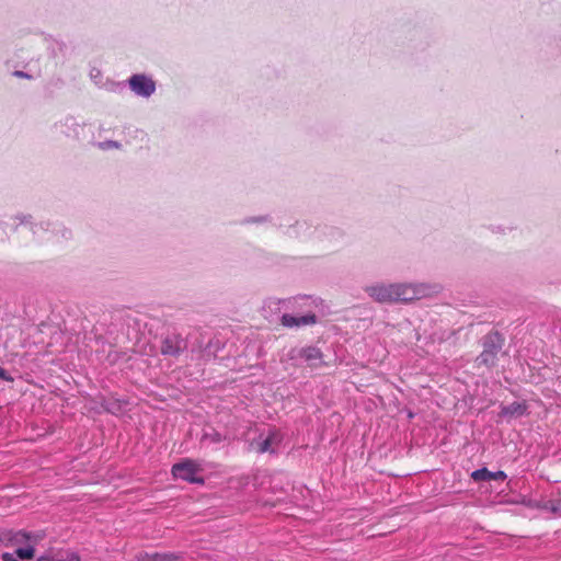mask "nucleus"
Listing matches in <instances>:
<instances>
[{"mask_svg":"<svg viewBox=\"0 0 561 561\" xmlns=\"http://www.w3.org/2000/svg\"><path fill=\"white\" fill-rule=\"evenodd\" d=\"M187 347L186 341L180 334H168L161 344V353L165 356H179Z\"/></svg>","mask_w":561,"mask_h":561,"instance_id":"obj_8","label":"nucleus"},{"mask_svg":"<svg viewBox=\"0 0 561 561\" xmlns=\"http://www.w3.org/2000/svg\"><path fill=\"white\" fill-rule=\"evenodd\" d=\"M156 561H179L174 553H154Z\"/></svg>","mask_w":561,"mask_h":561,"instance_id":"obj_22","label":"nucleus"},{"mask_svg":"<svg viewBox=\"0 0 561 561\" xmlns=\"http://www.w3.org/2000/svg\"><path fill=\"white\" fill-rule=\"evenodd\" d=\"M311 226L306 220H297L284 233L290 238H307L311 234Z\"/></svg>","mask_w":561,"mask_h":561,"instance_id":"obj_11","label":"nucleus"},{"mask_svg":"<svg viewBox=\"0 0 561 561\" xmlns=\"http://www.w3.org/2000/svg\"><path fill=\"white\" fill-rule=\"evenodd\" d=\"M542 511L554 514L561 513V499L545 500V502H542Z\"/></svg>","mask_w":561,"mask_h":561,"instance_id":"obj_16","label":"nucleus"},{"mask_svg":"<svg viewBox=\"0 0 561 561\" xmlns=\"http://www.w3.org/2000/svg\"><path fill=\"white\" fill-rule=\"evenodd\" d=\"M262 220H264L263 217H252V218L247 219V222H260Z\"/></svg>","mask_w":561,"mask_h":561,"instance_id":"obj_28","label":"nucleus"},{"mask_svg":"<svg viewBox=\"0 0 561 561\" xmlns=\"http://www.w3.org/2000/svg\"><path fill=\"white\" fill-rule=\"evenodd\" d=\"M15 77H19V78H26V79H30L31 76L24 71H21V70H16L14 71L13 73Z\"/></svg>","mask_w":561,"mask_h":561,"instance_id":"obj_27","label":"nucleus"},{"mask_svg":"<svg viewBox=\"0 0 561 561\" xmlns=\"http://www.w3.org/2000/svg\"><path fill=\"white\" fill-rule=\"evenodd\" d=\"M8 238L7 224L0 221V241H4Z\"/></svg>","mask_w":561,"mask_h":561,"instance_id":"obj_23","label":"nucleus"},{"mask_svg":"<svg viewBox=\"0 0 561 561\" xmlns=\"http://www.w3.org/2000/svg\"><path fill=\"white\" fill-rule=\"evenodd\" d=\"M13 220L14 229L19 226H26L33 236L41 241H49L57 237L58 233H60L62 239H69L71 237V231L60 224L49 221L35 224L32 220V216L27 214H18L13 217Z\"/></svg>","mask_w":561,"mask_h":561,"instance_id":"obj_2","label":"nucleus"},{"mask_svg":"<svg viewBox=\"0 0 561 561\" xmlns=\"http://www.w3.org/2000/svg\"><path fill=\"white\" fill-rule=\"evenodd\" d=\"M526 405L520 402H513L501 408L500 415L503 417H518L526 413Z\"/></svg>","mask_w":561,"mask_h":561,"instance_id":"obj_13","label":"nucleus"},{"mask_svg":"<svg viewBox=\"0 0 561 561\" xmlns=\"http://www.w3.org/2000/svg\"><path fill=\"white\" fill-rule=\"evenodd\" d=\"M1 558L3 561H16L14 554L9 552H4Z\"/></svg>","mask_w":561,"mask_h":561,"instance_id":"obj_25","label":"nucleus"},{"mask_svg":"<svg viewBox=\"0 0 561 561\" xmlns=\"http://www.w3.org/2000/svg\"><path fill=\"white\" fill-rule=\"evenodd\" d=\"M54 127L60 131L67 138L80 140L83 138L84 125L77 122L72 116H67L64 119L57 122Z\"/></svg>","mask_w":561,"mask_h":561,"instance_id":"obj_7","label":"nucleus"},{"mask_svg":"<svg viewBox=\"0 0 561 561\" xmlns=\"http://www.w3.org/2000/svg\"><path fill=\"white\" fill-rule=\"evenodd\" d=\"M471 478L474 481H492V480H505L506 473L504 471L491 472L486 468L477 469L471 473Z\"/></svg>","mask_w":561,"mask_h":561,"instance_id":"obj_12","label":"nucleus"},{"mask_svg":"<svg viewBox=\"0 0 561 561\" xmlns=\"http://www.w3.org/2000/svg\"><path fill=\"white\" fill-rule=\"evenodd\" d=\"M225 439V437L217 431L211 430L210 432H205L203 434L202 440L208 442L210 444H219Z\"/></svg>","mask_w":561,"mask_h":561,"instance_id":"obj_17","label":"nucleus"},{"mask_svg":"<svg viewBox=\"0 0 561 561\" xmlns=\"http://www.w3.org/2000/svg\"><path fill=\"white\" fill-rule=\"evenodd\" d=\"M280 322L286 328H300L314 324L317 322V317L313 313L305 316H293L289 313H284L282 316Z\"/></svg>","mask_w":561,"mask_h":561,"instance_id":"obj_9","label":"nucleus"},{"mask_svg":"<svg viewBox=\"0 0 561 561\" xmlns=\"http://www.w3.org/2000/svg\"><path fill=\"white\" fill-rule=\"evenodd\" d=\"M138 561H156L154 553L153 554H145L138 559Z\"/></svg>","mask_w":561,"mask_h":561,"instance_id":"obj_26","label":"nucleus"},{"mask_svg":"<svg viewBox=\"0 0 561 561\" xmlns=\"http://www.w3.org/2000/svg\"><path fill=\"white\" fill-rule=\"evenodd\" d=\"M504 339L499 332H491L483 337V351L477 357L478 365L486 367H494L497 360V355L502 351Z\"/></svg>","mask_w":561,"mask_h":561,"instance_id":"obj_4","label":"nucleus"},{"mask_svg":"<svg viewBox=\"0 0 561 561\" xmlns=\"http://www.w3.org/2000/svg\"><path fill=\"white\" fill-rule=\"evenodd\" d=\"M130 90L141 98H150L156 91V82L144 73L133 75L128 79Z\"/></svg>","mask_w":561,"mask_h":561,"instance_id":"obj_6","label":"nucleus"},{"mask_svg":"<svg viewBox=\"0 0 561 561\" xmlns=\"http://www.w3.org/2000/svg\"><path fill=\"white\" fill-rule=\"evenodd\" d=\"M54 561H80V556L75 551H65L59 553Z\"/></svg>","mask_w":561,"mask_h":561,"instance_id":"obj_19","label":"nucleus"},{"mask_svg":"<svg viewBox=\"0 0 561 561\" xmlns=\"http://www.w3.org/2000/svg\"><path fill=\"white\" fill-rule=\"evenodd\" d=\"M0 378H1V379H3V380H5V381H12V380H13V378H12V377L8 374V371H7L4 368H2V367H0Z\"/></svg>","mask_w":561,"mask_h":561,"instance_id":"obj_24","label":"nucleus"},{"mask_svg":"<svg viewBox=\"0 0 561 561\" xmlns=\"http://www.w3.org/2000/svg\"><path fill=\"white\" fill-rule=\"evenodd\" d=\"M39 539L38 535H33L25 531H14L13 536V547L28 543V542H36Z\"/></svg>","mask_w":561,"mask_h":561,"instance_id":"obj_14","label":"nucleus"},{"mask_svg":"<svg viewBox=\"0 0 561 561\" xmlns=\"http://www.w3.org/2000/svg\"><path fill=\"white\" fill-rule=\"evenodd\" d=\"M37 561H54V560H51V559H50V558H48V557H39V558L37 559Z\"/></svg>","mask_w":561,"mask_h":561,"instance_id":"obj_29","label":"nucleus"},{"mask_svg":"<svg viewBox=\"0 0 561 561\" xmlns=\"http://www.w3.org/2000/svg\"><path fill=\"white\" fill-rule=\"evenodd\" d=\"M542 502H545V500L528 499L523 500L522 503L530 508L542 510Z\"/></svg>","mask_w":561,"mask_h":561,"instance_id":"obj_21","label":"nucleus"},{"mask_svg":"<svg viewBox=\"0 0 561 561\" xmlns=\"http://www.w3.org/2000/svg\"><path fill=\"white\" fill-rule=\"evenodd\" d=\"M378 304H409L438 294L440 285L433 283H385L377 282L364 288Z\"/></svg>","mask_w":561,"mask_h":561,"instance_id":"obj_1","label":"nucleus"},{"mask_svg":"<svg viewBox=\"0 0 561 561\" xmlns=\"http://www.w3.org/2000/svg\"><path fill=\"white\" fill-rule=\"evenodd\" d=\"M283 436L276 431H270L266 436L261 434L256 439L250 443V448L259 454L270 453L275 454L277 447L282 443Z\"/></svg>","mask_w":561,"mask_h":561,"instance_id":"obj_5","label":"nucleus"},{"mask_svg":"<svg viewBox=\"0 0 561 561\" xmlns=\"http://www.w3.org/2000/svg\"><path fill=\"white\" fill-rule=\"evenodd\" d=\"M14 530L0 529V543L5 547H13Z\"/></svg>","mask_w":561,"mask_h":561,"instance_id":"obj_18","label":"nucleus"},{"mask_svg":"<svg viewBox=\"0 0 561 561\" xmlns=\"http://www.w3.org/2000/svg\"><path fill=\"white\" fill-rule=\"evenodd\" d=\"M121 147H122V145L115 140H105V141L99 142V148L102 150L121 149Z\"/></svg>","mask_w":561,"mask_h":561,"instance_id":"obj_20","label":"nucleus"},{"mask_svg":"<svg viewBox=\"0 0 561 561\" xmlns=\"http://www.w3.org/2000/svg\"><path fill=\"white\" fill-rule=\"evenodd\" d=\"M33 543L34 542H28V543H25L26 545L25 547H18L15 549L14 554L22 560L33 559L34 552H35Z\"/></svg>","mask_w":561,"mask_h":561,"instance_id":"obj_15","label":"nucleus"},{"mask_svg":"<svg viewBox=\"0 0 561 561\" xmlns=\"http://www.w3.org/2000/svg\"><path fill=\"white\" fill-rule=\"evenodd\" d=\"M204 471L201 461L184 458L172 466L171 472L175 479H181L188 483L204 484L205 480L199 476Z\"/></svg>","mask_w":561,"mask_h":561,"instance_id":"obj_3","label":"nucleus"},{"mask_svg":"<svg viewBox=\"0 0 561 561\" xmlns=\"http://www.w3.org/2000/svg\"><path fill=\"white\" fill-rule=\"evenodd\" d=\"M297 353L311 367H318L322 364V353L318 347H302L297 350Z\"/></svg>","mask_w":561,"mask_h":561,"instance_id":"obj_10","label":"nucleus"}]
</instances>
